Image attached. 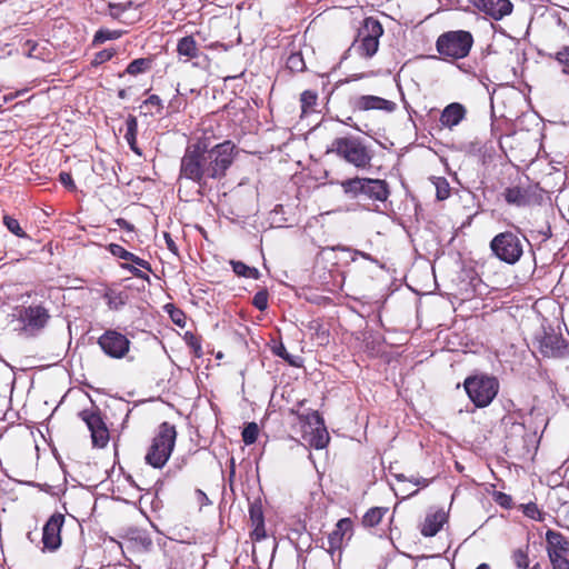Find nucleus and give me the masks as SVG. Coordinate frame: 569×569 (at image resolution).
<instances>
[{"mask_svg": "<svg viewBox=\"0 0 569 569\" xmlns=\"http://www.w3.org/2000/svg\"><path fill=\"white\" fill-rule=\"evenodd\" d=\"M234 144L224 141L212 148L203 142L189 144L181 158L180 179L196 182L199 190L211 188V182L221 180L234 159Z\"/></svg>", "mask_w": 569, "mask_h": 569, "instance_id": "f257e3e1", "label": "nucleus"}, {"mask_svg": "<svg viewBox=\"0 0 569 569\" xmlns=\"http://www.w3.org/2000/svg\"><path fill=\"white\" fill-rule=\"evenodd\" d=\"M177 431L174 426L163 422L146 455V461L154 468H162L174 448Z\"/></svg>", "mask_w": 569, "mask_h": 569, "instance_id": "f03ea898", "label": "nucleus"}, {"mask_svg": "<svg viewBox=\"0 0 569 569\" xmlns=\"http://www.w3.org/2000/svg\"><path fill=\"white\" fill-rule=\"evenodd\" d=\"M463 386L470 400L479 408L490 405L499 389L498 380L487 375L468 377Z\"/></svg>", "mask_w": 569, "mask_h": 569, "instance_id": "7ed1b4c3", "label": "nucleus"}, {"mask_svg": "<svg viewBox=\"0 0 569 569\" xmlns=\"http://www.w3.org/2000/svg\"><path fill=\"white\" fill-rule=\"evenodd\" d=\"M331 150L359 169L368 167L372 158L370 150L358 138H338Z\"/></svg>", "mask_w": 569, "mask_h": 569, "instance_id": "20e7f679", "label": "nucleus"}, {"mask_svg": "<svg viewBox=\"0 0 569 569\" xmlns=\"http://www.w3.org/2000/svg\"><path fill=\"white\" fill-rule=\"evenodd\" d=\"M492 253L501 261L515 264L523 253L521 239L511 231L500 232L490 241Z\"/></svg>", "mask_w": 569, "mask_h": 569, "instance_id": "39448f33", "label": "nucleus"}, {"mask_svg": "<svg viewBox=\"0 0 569 569\" xmlns=\"http://www.w3.org/2000/svg\"><path fill=\"white\" fill-rule=\"evenodd\" d=\"M472 42V36L468 31H449L438 38L437 50L442 56L460 59L469 53Z\"/></svg>", "mask_w": 569, "mask_h": 569, "instance_id": "423d86ee", "label": "nucleus"}, {"mask_svg": "<svg viewBox=\"0 0 569 569\" xmlns=\"http://www.w3.org/2000/svg\"><path fill=\"white\" fill-rule=\"evenodd\" d=\"M383 33L381 24L367 18L358 31V37L352 43V49L363 58H371L378 50L379 38Z\"/></svg>", "mask_w": 569, "mask_h": 569, "instance_id": "0eeeda50", "label": "nucleus"}, {"mask_svg": "<svg viewBox=\"0 0 569 569\" xmlns=\"http://www.w3.org/2000/svg\"><path fill=\"white\" fill-rule=\"evenodd\" d=\"M298 419L301 423L303 437L309 443L317 449L325 448L329 441V435L320 415L317 411H311L306 415L298 413Z\"/></svg>", "mask_w": 569, "mask_h": 569, "instance_id": "6e6552de", "label": "nucleus"}, {"mask_svg": "<svg viewBox=\"0 0 569 569\" xmlns=\"http://www.w3.org/2000/svg\"><path fill=\"white\" fill-rule=\"evenodd\" d=\"M50 319L49 311L40 305L22 307L18 312V320L22 323V330L30 336L40 332Z\"/></svg>", "mask_w": 569, "mask_h": 569, "instance_id": "1a4fd4ad", "label": "nucleus"}, {"mask_svg": "<svg viewBox=\"0 0 569 569\" xmlns=\"http://www.w3.org/2000/svg\"><path fill=\"white\" fill-rule=\"evenodd\" d=\"M98 345L107 356L114 359H122L128 355L131 342L121 332L109 329L99 337Z\"/></svg>", "mask_w": 569, "mask_h": 569, "instance_id": "9d476101", "label": "nucleus"}, {"mask_svg": "<svg viewBox=\"0 0 569 569\" xmlns=\"http://www.w3.org/2000/svg\"><path fill=\"white\" fill-rule=\"evenodd\" d=\"M470 3L487 17L499 21L510 16L513 4L510 0H470Z\"/></svg>", "mask_w": 569, "mask_h": 569, "instance_id": "9b49d317", "label": "nucleus"}, {"mask_svg": "<svg viewBox=\"0 0 569 569\" xmlns=\"http://www.w3.org/2000/svg\"><path fill=\"white\" fill-rule=\"evenodd\" d=\"M82 420L91 431L94 447L103 448L109 441V432L99 412L84 410L81 413Z\"/></svg>", "mask_w": 569, "mask_h": 569, "instance_id": "f8f14e48", "label": "nucleus"}, {"mask_svg": "<svg viewBox=\"0 0 569 569\" xmlns=\"http://www.w3.org/2000/svg\"><path fill=\"white\" fill-rule=\"evenodd\" d=\"M538 348L543 357L557 358L565 355L567 345L560 335L551 331H543L537 337Z\"/></svg>", "mask_w": 569, "mask_h": 569, "instance_id": "ddd939ff", "label": "nucleus"}, {"mask_svg": "<svg viewBox=\"0 0 569 569\" xmlns=\"http://www.w3.org/2000/svg\"><path fill=\"white\" fill-rule=\"evenodd\" d=\"M64 522V516L61 513L52 515L43 527L42 541L44 549L54 551L61 545V528Z\"/></svg>", "mask_w": 569, "mask_h": 569, "instance_id": "4468645a", "label": "nucleus"}, {"mask_svg": "<svg viewBox=\"0 0 569 569\" xmlns=\"http://www.w3.org/2000/svg\"><path fill=\"white\" fill-rule=\"evenodd\" d=\"M507 203L517 207H527L537 202V192L531 187L515 186L507 188L502 193Z\"/></svg>", "mask_w": 569, "mask_h": 569, "instance_id": "2eb2a0df", "label": "nucleus"}, {"mask_svg": "<svg viewBox=\"0 0 569 569\" xmlns=\"http://www.w3.org/2000/svg\"><path fill=\"white\" fill-rule=\"evenodd\" d=\"M352 522L349 518L340 519L336 528L328 536L329 550L331 552L340 550L345 538L350 539Z\"/></svg>", "mask_w": 569, "mask_h": 569, "instance_id": "dca6fc26", "label": "nucleus"}, {"mask_svg": "<svg viewBox=\"0 0 569 569\" xmlns=\"http://www.w3.org/2000/svg\"><path fill=\"white\" fill-rule=\"evenodd\" d=\"M355 107L362 111L383 110L392 112L396 110V103L378 96H360L355 100Z\"/></svg>", "mask_w": 569, "mask_h": 569, "instance_id": "f3484780", "label": "nucleus"}, {"mask_svg": "<svg viewBox=\"0 0 569 569\" xmlns=\"http://www.w3.org/2000/svg\"><path fill=\"white\" fill-rule=\"evenodd\" d=\"M467 114L466 108L459 102L448 104L441 112L440 123L448 129L457 127Z\"/></svg>", "mask_w": 569, "mask_h": 569, "instance_id": "a211bd4d", "label": "nucleus"}, {"mask_svg": "<svg viewBox=\"0 0 569 569\" xmlns=\"http://www.w3.org/2000/svg\"><path fill=\"white\" fill-rule=\"evenodd\" d=\"M362 194L370 199L385 201L389 196V189L383 180L366 178Z\"/></svg>", "mask_w": 569, "mask_h": 569, "instance_id": "6ab92c4d", "label": "nucleus"}, {"mask_svg": "<svg viewBox=\"0 0 569 569\" xmlns=\"http://www.w3.org/2000/svg\"><path fill=\"white\" fill-rule=\"evenodd\" d=\"M109 251L112 256L124 260L127 263H134L136 266L143 268L149 272L151 271V266L147 260L139 258L134 253L126 250L120 244L111 243L109 246Z\"/></svg>", "mask_w": 569, "mask_h": 569, "instance_id": "aec40b11", "label": "nucleus"}, {"mask_svg": "<svg viewBox=\"0 0 569 569\" xmlns=\"http://www.w3.org/2000/svg\"><path fill=\"white\" fill-rule=\"evenodd\" d=\"M447 516L445 511L438 510L431 515H428L422 528L421 533L426 537H432L435 536L442 527V525L446 522Z\"/></svg>", "mask_w": 569, "mask_h": 569, "instance_id": "412c9836", "label": "nucleus"}, {"mask_svg": "<svg viewBox=\"0 0 569 569\" xmlns=\"http://www.w3.org/2000/svg\"><path fill=\"white\" fill-rule=\"evenodd\" d=\"M177 51L180 56L188 59L197 58L199 56V48L192 36L181 38L178 42Z\"/></svg>", "mask_w": 569, "mask_h": 569, "instance_id": "4be33fe9", "label": "nucleus"}, {"mask_svg": "<svg viewBox=\"0 0 569 569\" xmlns=\"http://www.w3.org/2000/svg\"><path fill=\"white\" fill-rule=\"evenodd\" d=\"M546 540L548 542V552L550 550H558L560 553H562L569 550V542L558 531L548 530L546 533Z\"/></svg>", "mask_w": 569, "mask_h": 569, "instance_id": "5701e85b", "label": "nucleus"}, {"mask_svg": "<svg viewBox=\"0 0 569 569\" xmlns=\"http://www.w3.org/2000/svg\"><path fill=\"white\" fill-rule=\"evenodd\" d=\"M137 132H138V121L133 116H129L126 120V134L124 139L130 146L131 150L137 154H140V151L137 147Z\"/></svg>", "mask_w": 569, "mask_h": 569, "instance_id": "b1692460", "label": "nucleus"}, {"mask_svg": "<svg viewBox=\"0 0 569 569\" xmlns=\"http://www.w3.org/2000/svg\"><path fill=\"white\" fill-rule=\"evenodd\" d=\"M366 178H352L340 182L343 192L352 198L362 194Z\"/></svg>", "mask_w": 569, "mask_h": 569, "instance_id": "393cba45", "label": "nucleus"}, {"mask_svg": "<svg viewBox=\"0 0 569 569\" xmlns=\"http://www.w3.org/2000/svg\"><path fill=\"white\" fill-rule=\"evenodd\" d=\"M104 299L109 309L119 310L127 303L128 296L124 292L109 290L104 293Z\"/></svg>", "mask_w": 569, "mask_h": 569, "instance_id": "a878e982", "label": "nucleus"}, {"mask_svg": "<svg viewBox=\"0 0 569 569\" xmlns=\"http://www.w3.org/2000/svg\"><path fill=\"white\" fill-rule=\"evenodd\" d=\"M387 511H388L387 508H380V507L371 508L363 516V519H362L363 525L367 527L377 526L382 520V518Z\"/></svg>", "mask_w": 569, "mask_h": 569, "instance_id": "bb28decb", "label": "nucleus"}, {"mask_svg": "<svg viewBox=\"0 0 569 569\" xmlns=\"http://www.w3.org/2000/svg\"><path fill=\"white\" fill-rule=\"evenodd\" d=\"M233 272L240 277H247L252 279H258L260 277V272L257 268L249 267L241 261H231Z\"/></svg>", "mask_w": 569, "mask_h": 569, "instance_id": "cd10ccee", "label": "nucleus"}, {"mask_svg": "<svg viewBox=\"0 0 569 569\" xmlns=\"http://www.w3.org/2000/svg\"><path fill=\"white\" fill-rule=\"evenodd\" d=\"M150 67H151V61L149 59L140 58V59H136V60L131 61L128 64L126 72L131 76H137V74L146 72L147 70L150 69Z\"/></svg>", "mask_w": 569, "mask_h": 569, "instance_id": "c85d7f7f", "label": "nucleus"}, {"mask_svg": "<svg viewBox=\"0 0 569 569\" xmlns=\"http://www.w3.org/2000/svg\"><path fill=\"white\" fill-rule=\"evenodd\" d=\"M121 36L122 31L119 30L100 29L94 34L93 44H100L107 40H116L119 39Z\"/></svg>", "mask_w": 569, "mask_h": 569, "instance_id": "c756f323", "label": "nucleus"}, {"mask_svg": "<svg viewBox=\"0 0 569 569\" xmlns=\"http://www.w3.org/2000/svg\"><path fill=\"white\" fill-rule=\"evenodd\" d=\"M259 435L258 425L254 422L248 423L242 431V440L246 445H252L256 442Z\"/></svg>", "mask_w": 569, "mask_h": 569, "instance_id": "7c9ffc66", "label": "nucleus"}, {"mask_svg": "<svg viewBox=\"0 0 569 569\" xmlns=\"http://www.w3.org/2000/svg\"><path fill=\"white\" fill-rule=\"evenodd\" d=\"M528 546L526 549L519 548L512 552V561L518 569H526L529 566Z\"/></svg>", "mask_w": 569, "mask_h": 569, "instance_id": "2f4dec72", "label": "nucleus"}, {"mask_svg": "<svg viewBox=\"0 0 569 569\" xmlns=\"http://www.w3.org/2000/svg\"><path fill=\"white\" fill-rule=\"evenodd\" d=\"M549 559L553 569H569V560L558 550H550Z\"/></svg>", "mask_w": 569, "mask_h": 569, "instance_id": "473e14b6", "label": "nucleus"}, {"mask_svg": "<svg viewBox=\"0 0 569 569\" xmlns=\"http://www.w3.org/2000/svg\"><path fill=\"white\" fill-rule=\"evenodd\" d=\"M3 223L8 228V230L10 232H12L13 234H16L17 237L27 238L26 232L20 227V223H19V221L17 219H14V218H12L10 216H4L3 217Z\"/></svg>", "mask_w": 569, "mask_h": 569, "instance_id": "72a5a7b5", "label": "nucleus"}, {"mask_svg": "<svg viewBox=\"0 0 569 569\" xmlns=\"http://www.w3.org/2000/svg\"><path fill=\"white\" fill-rule=\"evenodd\" d=\"M556 60L562 67V73L569 76V47L562 48L556 54Z\"/></svg>", "mask_w": 569, "mask_h": 569, "instance_id": "f704fd0d", "label": "nucleus"}, {"mask_svg": "<svg viewBox=\"0 0 569 569\" xmlns=\"http://www.w3.org/2000/svg\"><path fill=\"white\" fill-rule=\"evenodd\" d=\"M252 305L260 311L266 310L268 307V292L266 290L258 291L253 296Z\"/></svg>", "mask_w": 569, "mask_h": 569, "instance_id": "c9c22d12", "label": "nucleus"}, {"mask_svg": "<svg viewBox=\"0 0 569 569\" xmlns=\"http://www.w3.org/2000/svg\"><path fill=\"white\" fill-rule=\"evenodd\" d=\"M301 107L302 111L306 112L307 109L313 107L317 101V94L312 91H305L301 94Z\"/></svg>", "mask_w": 569, "mask_h": 569, "instance_id": "e433bc0d", "label": "nucleus"}, {"mask_svg": "<svg viewBox=\"0 0 569 569\" xmlns=\"http://www.w3.org/2000/svg\"><path fill=\"white\" fill-rule=\"evenodd\" d=\"M525 516L542 521L543 520V513L538 509L537 505L535 503H528L523 508Z\"/></svg>", "mask_w": 569, "mask_h": 569, "instance_id": "4c0bfd02", "label": "nucleus"}, {"mask_svg": "<svg viewBox=\"0 0 569 569\" xmlns=\"http://www.w3.org/2000/svg\"><path fill=\"white\" fill-rule=\"evenodd\" d=\"M436 189H437V198L439 200H445L450 194V188L448 182L445 179H439L436 182Z\"/></svg>", "mask_w": 569, "mask_h": 569, "instance_id": "58836bf2", "label": "nucleus"}, {"mask_svg": "<svg viewBox=\"0 0 569 569\" xmlns=\"http://www.w3.org/2000/svg\"><path fill=\"white\" fill-rule=\"evenodd\" d=\"M121 268L128 270L130 273H132L137 278L149 281V276L146 272H143L142 270H140L138 268V266H136L134 263L123 262V263H121Z\"/></svg>", "mask_w": 569, "mask_h": 569, "instance_id": "ea45409f", "label": "nucleus"}, {"mask_svg": "<svg viewBox=\"0 0 569 569\" xmlns=\"http://www.w3.org/2000/svg\"><path fill=\"white\" fill-rule=\"evenodd\" d=\"M113 54H114V52L112 50L99 51L94 56L92 63L97 66V64L103 63L106 61H109L113 57Z\"/></svg>", "mask_w": 569, "mask_h": 569, "instance_id": "a19ab883", "label": "nucleus"}, {"mask_svg": "<svg viewBox=\"0 0 569 569\" xmlns=\"http://www.w3.org/2000/svg\"><path fill=\"white\" fill-rule=\"evenodd\" d=\"M131 2H127V3H114V4H110V14L113 17V18H118L121 12L126 11L128 8L131 7Z\"/></svg>", "mask_w": 569, "mask_h": 569, "instance_id": "79ce46f5", "label": "nucleus"}, {"mask_svg": "<svg viewBox=\"0 0 569 569\" xmlns=\"http://www.w3.org/2000/svg\"><path fill=\"white\" fill-rule=\"evenodd\" d=\"M289 68L291 69H302L303 68V61L300 57V54H291L288 59Z\"/></svg>", "mask_w": 569, "mask_h": 569, "instance_id": "37998d69", "label": "nucleus"}, {"mask_svg": "<svg viewBox=\"0 0 569 569\" xmlns=\"http://www.w3.org/2000/svg\"><path fill=\"white\" fill-rule=\"evenodd\" d=\"M250 515H251L252 520L256 522V526L257 525L263 526L262 515L259 509L251 508Z\"/></svg>", "mask_w": 569, "mask_h": 569, "instance_id": "c03bdc74", "label": "nucleus"}, {"mask_svg": "<svg viewBox=\"0 0 569 569\" xmlns=\"http://www.w3.org/2000/svg\"><path fill=\"white\" fill-rule=\"evenodd\" d=\"M60 181L63 186L70 188L73 187V180L70 173L61 172L60 173Z\"/></svg>", "mask_w": 569, "mask_h": 569, "instance_id": "a18cd8bd", "label": "nucleus"}, {"mask_svg": "<svg viewBox=\"0 0 569 569\" xmlns=\"http://www.w3.org/2000/svg\"><path fill=\"white\" fill-rule=\"evenodd\" d=\"M146 104H150L152 107H157L158 109L161 108V100L158 96L156 94H152L150 96L146 101H144Z\"/></svg>", "mask_w": 569, "mask_h": 569, "instance_id": "49530a36", "label": "nucleus"}, {"mask_svg": "<svg viewBox=\"0 0 569 569\" xmlns=\"http://www.w3.org/2000/svg\"><path fill=\"white\" fill-rule=\"evenodd\" d=\"M352 252H353L355 256H360L363 259H367V260L376 262V263L378 262L377 259H375L371 254H369L367 252H363V251H360V250H352Z\"/></svg>", "mask_w": 569, "mask_h": 569, "instance_id": "de8ad7c7", "label": "nucleus"}, {"mask_svg": "<svg viewBox=\"0 0 569 569\" xmlns=\"http://www.w3.org/2000/svg\"><path fill=\"white\" fill-rule=\"evenodd\" d=\"M276 355L281 357L282 359H286V360H289V355L288 352L286 351V348L283 345H280L276 350H274Z\"/></svg>", "mask_w": 569, "mask_h": 569, "instance_id": "09e8293b", "label": "nucleus"}, {"mask_svg": "<svg viewBox=\"0 0 569 569\" xmlns=\"http://www.w3.org/2000/svg\"><path fill=\"white\" fill-rule=\"evenodd\" d=\"M190 346L192 347L193 353L197 357H200L202 355L201 346H200V343L196 339H192V341L190 342Z\"/></svg>", "mask_w": 569, "mask_h": 569, "instance_id": "8fccbe9b", "label": "nucleus"}, {"mask_svg": "<svg viewBox=\"0 0 569 569\" xmlns=\"http://www.w3.org/2000/svg\"><path fill=\"white\" fill-rule=\"evenodd\" d=\"M164 238H166V242H167L168 249L170 251H172V252H176L177 251V247H176L174 241L170 238V236L168 233H164Z\"/></svg>", "mask_w": 569, "mask_h": 569, "instance_id": "3c124183", "label": "nucleus"}, {"mask_svg": "<svg viewBox=\"0 0 569 569\" xmlns=\"http://www.w3.org/2000/svg\"><path fill=\"white\" fill-rule=\"evenodd\" d=\"M411 481L417 486L427 487L429 485V481L421 477H413Z\"/></svg>", "mask_w": 569, "mask_h": 569, "instance_id": "603ef678", "label": "nucleus"}, {"mask_svg": "<svg viewBox=\"0 0 569 569\" xmlns=\"http://www.w3.org/2000/svg\"><path fill=\"white\" fill-rule=\"evenodd\" d=\"M262 527L263 526H261V525L256 526L254 533H256L257 538L263 537V532H261Z\"/></svg>", "mask_w": 569, "mask_h": 569, "instance_id": "864d4df0", "label": "nucleus"}, {"mask_svg": "<svg viewBox=\"0 0 569 569\" xmlns=\"http://www.w3.org/2000/svg\"><path fill=\"white\" fill-rule=\"evenodd\" d=\"M196 493L198 495L199 499L207 500L206 495L201 490H196Z\"/></svg>", "mask_w": 569, "mask_h": 569, "instance_id": "5fc2aeb1", "label": "nucleus"}, {"mask_svg": "<svg viewBox=\"0 0 569 569\" xmlns=\"http://www.w3.org/2000/svg\"><path fill=\"white\" fill-rule=\"evenodd\" d=\"M477 569H489V566L487 563H481Z\"/></svg>", "mask_w": 569, "mask_h": 569, "instance_id": "6e6d98bb", "label": "nucleus"}, {"mask_svg": "<svg viewBox=\"0 0 569 569\" xmlns=\"http://www.w3.org/2000/svg\"><path fill=\"white\" fill-rule=\"evenodd\" d=\"M119 96H120V97H123V96H124V91H123V90H121V91L119 92Z\"/></svg>", "mask_w": 569, "mask_h": 569, "instance_id": "4d7b16f0", "label": "nucleus"}]
</instances>
